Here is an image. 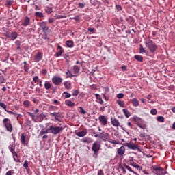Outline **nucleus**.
Returning <instances> with one entry per match:
<instances>
[{
  "instance_id": "nucleus-45",
  "label": "nucleus",
  "mask_w": 175,
  "mask_h": 175,
  "mask_svg": "<svg viewBox=\"0 0 175 175\" xmlns=\"http://www.w3.org/2000/svg\"><path fill=\"white\" fill-rule=\"evenodd\" d=\"M65 95V98H70L72 96V95L66 92H64L63 93Z\"/></svg>"
},
{
  "instance_id": "nucleus-35",
  "label": "nucleus",
  "mask_w": 175,
  "mask_h": 175,
  "mask_svg": "<svg viewBox=\"0 0 175 175\" xmlns=\"http://www.w3.org/2000/svg\"><path fill=\"white\" fill-rule=\"evenodd\" d=\"M139 53H146V49H144L142 44L139 45Z\"/></svg>"
},
{
  "instance_id": "nucleus-36",
  "label": "nucleus",
  "mask_w": 175,
  "mask_h": 175,
  "mask_svg": "<svg viewBox=\"0 0 175 175\" xmlns=\"http://www.w3.org/2000/svg\"><path fill=\"white\" fill-rule=\"evenodd\" d=\"M157 121H159V122H164L165 118H163V116H159L157 117Z\"/></svg>"
},
{
  "instance_id": "nucleus-9",
  "label": "nucleus",
  "mask_w": 175,
  "mask_h": 175,
  "mask_svg": "<svg viewBox=\"0 0 175 175\" xmlns=\"http://www.w3.org/2000/svg\"><path fill=\"white\" fill-rule=\"evenodd\" d=\"M38 25L42 28L43 32H47L49 31V27H47V22H40Z\"/></svg>"
},
{
  "instance_id": "nucleus-18",
  "label": "nucleus",
  "mask_w": 175,
  "mask_h": 175,
  "mask_svg": "<svg viewBox=\"0 0 175 175\" xmlns=\"http://www.w3.org/2000/svg\"><path fill=\"white\" fill-rule=\"evenodd\" d=\"M30 22H31V19H29V18L28 16H26L23 23V25L24 27H28V25H29Z\"/></svg>"
},
{
  "instance_id": "nucleus-57",
  "label": "nucleus",
  "mask_w": 175,
  "mask_h": 175,
  "mask_svg": "<svg viewBox=\"0 0 175 175\" xmlns=\"http://www.w3.org/2000/svg\"><path fill=\"white\" fill-rule=\"evenodd\" d=\"M88 30L90 32H92V33H94V31H95V29L89 27V28L88 29Z\"/></svg>"
},
{
  "instance_id": "nucleus-11",
  "label": "nucleus",
  "mask_w": 175,
  "mask_h": 175,
  "mask_svg": "<svg viewBox=\"0 0 175 175\" xmlns=\"http://www.w3.org/2000/svg\"><path fill=\"white\" fill-rule=\"evenodd\" d=\"M46 118V116L44 114L41 113L40 115H36V119L34 120V122H42Z\"/></svg>"
},
{
  "instance_id": "nucleus-54",
  "label": "nucleus",
  "mask_w": 175,
  "mask_h": 175,
  "mask_svg": "<svg viewBox=\"0 0 175 175\" xmlns=\"http://www.w3.org/2000/svg\"><path fill=\"white\" fill-rule=\"evenodd\" d=\"M33 80L35 83H38V80H39V77L38 76L34 77Z\"/></svg>"
},
{
  "instance_id": "nucleus-20",
  "label": "nucleus",
  "mask_w": 175,
  "mask_h": 175,
  "mask_svg": "<svg viewBox=\"0 0 175 175\" xmlns=\"http://www.w3.org/2000/svg\"><path fill=\"white\" fill-rule=\"evenodd\" d=\"M64 87L66 90H70L72 88V83L69 81L64 82Z\"/></svg>"
},
{
  "instance_id": "nucleus-21",
  "label": "nucleus",
  "mask_w": 175,
  "mask_h": 175,
  "mask_svg": "<svg viewBox=\"0 0 175 175\" xmlns=\"http://www.w3.org/2000/svg\"><path fill=\"white\" fill-rule=\"evenodd\" d=\"M12 154L14 158V161H15V162H20V159H18V154L16 153V152H13Z\"/></svg>"
},
{
  "instance_id": "nucleus-46",
  "label": "nucleus",
  "mask_w": 175,
  "mask_h": 175,
  "mask_svg": "<svg viewBox=\"0 0 175 175\" xmlns=\"http://www.w3.org/2000/svg\"><path fill=\"white\" fill-rule=\"evenodd\" d=\"M13 174H14V171L13 170L8 171L5 174V175H13Z\"/></svg>"
},
{
  "instance_id": "nucleus-31",
  "label": "nucleus",
  "mask_w": 175,
  "mask_h": 175,
  "mask_svg": "<svg viewBox=\"0 0 175 175\" xmlns=\"http://www.w3.org/2000/svg\"><path fill=\"white\" fill-rule=\"evenodd\" d=\"M134 58L137 59V61H139V62H143V57L136 55L134 56Z\"/></svg>"
},
{
  "instance_id": "nucleus-6",
  "label": "nucleus",
  "mask_w": 175,
  "mask_h": 175,
  "mask_svg": "<svg viewBox=\"0 0 175 175\" xmlns=\"http://www.w3.org/2000/svg\"><path fill=\"white\" fill-rule=\"evenodd\" d=\"M98 121L101 124V125H103L104 126H106L107 125V117L101 115L98 117Z\"/></svg>"
},
{
  "instance_id": "nucleus-8",
  "label": "nucleus",
  "mask_w": 175,
  "mask_h": 175,
  "mask_svg": "<svg viewBox=\"0 0 175 175\" xmlns=\"http://www.w3.org/2000/svg\"><path fill=\"white\" fill-rule=\"evenodd\" d=\"M100 149V145L98 144L96 142L94 143L92 145V151L95 155H98L99 150Z\"/></svg>"
},
{
  "instance_id": "nucleus-13",
  "label": "nucleus",
  "mask_w": 175,
  "mask_h": 175,
  "mask_svg": "<svg viewBox=\"0 0 175 175\" xmlns=\"http://www.w3.org/2000/svg\"><path fill=\"white\" fill-rule=\"evenodd\" d=\"M117 152L120 157H124V154H125V147L121 146L120 148H118Z\"/></svg>"
},
{
  "instance_id": "nucleus-43",
  "label": "nucleus",
  "mask_w": 175,
  "mask_h": 175,
  "mask_svg": "<svg viewBox=\"0 0 175 175\" xmlns=\"http://www.w3.org/2000/svg\"><path fill=\"white\" fill-rule=\"evenodd\" d=\"M5 5L7 8H10V6H12V1H7Z\"/></svg>"
},
{
  "instance_id": "nucleus-16",
  "label": "nucleus",
  "mask_w": 175,
  "mask_h": 175,
  "mask_svg": "<svg viewBox=\"0 0 175 175\" xmlns=\"http://www.w3.org/2000/svg\"><path fill=\"white\" fill-rule=\"evenodd\" d=\"M73 72L75 73L74 76H79V73L80 72V67H79V66H74Z\"/></svg>"
},
{
  "instance_id": "nucleus-44",
  "label": "nucleus",
  "mask_w": 175,
  "mask_h": 175,
  "mask_svg": "<svg viewBox=\"0 0 175 175\" xmlns=\"http://www.w3.org/2000/svg\"><path fill=\"white\" fill-rule=\"evenodd\" d=\"M79 109H80V113L81 114H85L86 111L85 110H84V109L83 108V107H79Z\"/></svg>"
},
{
  "instance_id": "nucleus-56",
  "label": "nucleus",
  "mask_w": 175,
  "mask_h": 175,
  "mask_svg": "<svg viewBox=\"0 0 175 175\" xmlns=\"http://www.w3.org/2000/svg\"><path fill=\"white\" fill-rule=\"evenodd\" d=\"M95 96L96 98V99H98V100H99V99H100L102 97H100V95L98 94H96Z\"/></svg>"
},
{
  "instance_id": "nucleus-50",
  "label": "nucleus",
  "mask_w": 175,
  "mask_h": 175,
  "mask_svg": "<svg viewBox=\"0 0 175 175\" xmlns=\"http://www.w3.org/2000/svg\"><path fill=\"white\" fill-rule=\"evenodd\" d=\"M73 96H77L79 95V90H75L72 93Z\"/></svg>"
},
{
  "instance_id": "nucleus-27",
  "label": "nucleus",
  "mask_w": 175,
  "mask_h": 175,
  "mask_svg": "<svg viewBox=\"0 0 175 175\" xmlns=\"http://www.w3.org/2000/svg\"><path fill=\"white\" fill-rule=\"evenodd\" d=\"M122 111L126 118H129V117H131V113L129 112V111H128V109H123Z\"/></svg>"
},
{
  "instance_id": "nucleus-40",
  "label": "nucleus",
  "mask_w": 175,
  "mask_h": 175,
  "mask_svg": "<svg viewBox=\"0 0 175 175\" xmlns=\"http://www.w3.org/2000/svg\"><path fill=\"white\" fill-rule=\"evenodd\" d=\"M131 165L133 166V167H135V169H140V165H139L135 163H131Z\"/></svg>"
},
{
  "instance_id": "nucleus-42",
  "label": "nucleus",
  "mask_w": 175,
  "mask_h": 175,
  "mask_svg": "<svg viewBox=\"0 0 175 175\" xmlns=\"http://www.w3.org/2000/svg\"><path fill=\"white\" fill-rule=\"evenodd\" d=\"M116 8L117 9V10H118V12H121V10H122V7H121L120 5H116Z\"/></svg>"
},
{
  "instance_id": "nucleus-23",
  "label": "nucleus",
  "mask_w": 175,
  "mask_h": 175,
  "mask_svg": "<svg viewBox=\"0 0 175 175\" xmlns=\"http://www.w3.org/2000/svg\"><path fill=\"white\" fill-rule=\"evenodd\" d=\"M124 166L125 169L129 170V172H131V173H133L134 174L139 175V174H137V173H136V172L133 171L132 170V168L131 167H129V165H127L126 164H124Z\"/></svg>"
},
{
  "instance_id": "nucleus-52",
  "label": "nucleus",
  "mask_w": 175,
  "mask_h": 175,
  "mask_svg": "<svg viewBox=\"0 0 175 175\" xmlns=\"http://www.w3.org/2000/svg\"><path fill=\"white\" fill-rule=\"evenodd\" d=\"M56 18L57 20H60L61 18H65V16L62 15H58V16H56Z\"/></svg>"
},
{
  "instance_id": "nucleus-51",
  "label": "nucleus",
  "mask_w": 175,
  "mask_h": 175,
  "mask_svg": "<svg viewBox=\"0 0 175 175\" xmlns=\"http://www.w3.org/2000/svg\"><path fill=\"white\" fill-rule=\"evenodd\" d=\"M120 169L123 172L124 174H125V173H126V170H125L126 168H125V167L124 165H123V167L121 166Z\"/></svg>"
},
{
  "instance_id": "nucleus-3",
  "label": "nucleus",
  "mask_w": 175,
  "mask_h": 175,
  "mask_svg": "<svg viewBox=\"0 0 175 175\" xmlns=\"http://www.w3.org/2000/svg\"><path fill=\"white\" fill-rule=\"evenodd\" d=\"M3 124L8 132H12L13 131V126H12V122H10L9 118H4L3 120Z\"/></svg>"
},
{
  "instance_id": "nucleus-7",
  "label": "nucleus",
  "mask_w": 175,
  "mask_h": 175,
  "mask_svg": "<svg viewBox=\"0 0 175 175\" xmlns=\"http://www.w3.org/2000/svg\"><path fill=\"white\" fill-rule=\"evenodd\" d=\"M49 116H52V117H54L55 121H58V122H61V120L59 119L61 117V113L50 112Z\"/></svg>"
},
{
  "instance_id": "nucleus-47",
  "label": "nucleus",
  "mask_w": 175,
  "mask_h": 175,
  "mask_svg": "<svg viewBox=\"0 0 175 175\" xmlns=\"http://www.w3.org/2000/svg\"><path fill=\"white\" fill-rule=\"evenodd\" d=\"M23 105H24V106H25L26 107H28V106H29V105H31V103H29V101L26 100V101H24Z\"/></svg>"
},
{
  "instance_id": "nucleus-29",
  "label": "nucleus",
  "mask_w": 175,
  "mask_h": 175,
  "mask_svg": "<svg viewBox=\"0 0 175 175\" xmlns=\"http://www.w3.org/2000/svg\"><path fill=\"white\" fill-rule=\"evenodd\" d=\"M66 45L67 46V47H70L72 48L74 46V43L72 40H68L66 42Z\"/></svg>"
},
{
  "instance_id": "nucleus-34",
  "label": "nucleus",
  "mask_w": 175,
  "mask_h": 175,
  "mask_svg": "<svg viewBox=\"0 0 175 175\" xmlns=\"http://www.w3.org/2000/svg\"><path fill=\"white\" fill-rule=\"evenodd\" d=\"M27 114H28L30 117H31L33 121L35 122V120H36V115L34 114V113H31V112H27Z\"/></svg>"
},
{
  "instance_id": "nucleus-48",
  "label": "nucleus",
  "mask_w": 175,
  "mask_h": 175,
  "mask_svg": "<svg viewBox=\"0 0 175 175\" xmlns=\"http://www.w3.org/2000/svg\"><path fill=\"white\" fill-rule=\"evenodd\" d=\"M23 167H25V169H27L28 167V161H25L24 163H23Z\"/></svg>"
},
{
  "instance_id": "nucleus-63",
  "label": "nucleus",
  "mask_w": 175,
  "mask_h": 175,
  "mask_svg": "<svg viewBox=\"0 0 175 175\" xmlns=\"http://www.w3.org/2000/svg\"><path fill=\"white\" fill-rule=\"evenodd\" d=\"M122 69L125 72V70H126V66L125 65L122 66Z\"/></svg>"
},
{
  "instance_id": "nucleus-49",
  "label": "nucleus",
  "mask_w": 175,
  "mask_h": 175,
  "mask_svg": "<svg viewBox=\"0 0 175 175\" xmlns=\"http://www.w3.org/2000/svg\"><path fill=\"white\" fill-rule=\"evenodd\" d=\"M46 12L48 13V14H50V13H53V8H49L46 10Z\"/></svg>"
},
{
  "instance_id": "nucleus-39",
  "label": "nucleus",
  "mask_w": 175,
  "mask_h": 175,
  "mask_svg": "<svg viewBox=\"0 0 175 175\" xmlns=\"http://www.w3.org/2000/svg\"><path fill=\"white\" fill-rule=\"evenodd\" d=\"M81 142H83V143H90V138L85 137L81 139Z\"/></svg>"
},
{
  "instance_id": "nucleus-12",
  "label": "nucleus",
  "mask_w": 175,
  "mask_h": 175,
  "mask_svg": "<svg viewBox=\"0 0 175 175\" xmlns=\"http://www.w3.org/2000/svg\"><path fill=\"white\" fill-rule=\"evenodd\" d=\"M87 133H88L87 129H84L83 131L76 133V135L79 137H84Z\"/></svg>"
},
{
  "instance_id": "nucleus-19",
  "label": "nucleus",
  "mask_w": 175,
  "mask_h": 175,
  "mask_svg": "<svg viewBox=\"0 0 175 175\" xmlns=\"http://www.w3.org/2000/svg\"><path fill=\"white\" fill-rule=\"evenodd\" d=\"M17 36H18L17 33L14 31V32L11 33L10 36H9V38H10V39L11 40H16V39H17Z\"/></svg>"
},
{
  "instance_id": "nucleus-14",
  "label": "nucleus",
  "mask_w": 175,
  "mask_h": 175,
  "mask_svg": "<svg viewBox=\"0 0 175 175\" xmlns=\"http://www.w3.org/2000/svg\"><path fill=\"white\" fill-rule=\"evenodd\" d=\"M111 122L113 126H120V122L116 118H111Z\"/></svg>"
},
{
  "instance_id": "nucleus-58",
  "label": "nucleus",
  "mask_w": 175,
  "mask_h": 175,
  "mask_svg": "<svg viewBox=\"0 0 175 175\" xmlns=\"http://www.w3.org/2000/svg\"><path fill=\"white\" fill-rule=\"evenodd\" d=\"M151 98H152V96L151 94H148L147 96H146V98L148 100H151Z\"/></svg>"
},
{
  "instance_id": "nucleus-38",
  "label": "nucleus",
  "mask_w": 175,
  "mask_h": 175,
  "mask_svg": "<svg viewBox=\"0 0 175 175\" xmlns=\"http://www.w3.org/2000/svg\"><path fill=\"white\" fill-rule=\"evenodd\" d=\"M157 113H158V111L155 109L150 110V114H152V116H157Z\"/></svg>"
},
{
  "instance_id": "nucleus-53",
  "label": "nucleus",
  "mask_w": 175,
  "mask_h": 175,
  "mask_svg": "<svg viewBox=\"0 0 175 175\" xmlns=\"http://www.w3.org/2000/svg\"><path fill=\"white\" fill-rule=\"evenodd\" d=\"M137 125L142 129H146V125H143V124H137Z\"/></svg>"
},
{
  "instance_id": "nucleus-15",
  "label": "nucleus",
  "mask_w": 175,
  "mask_h": 175,
  "mask_svg": "<svg viewBox=\"0 0 175 175\" xmlns=\"http://www.w3.org/2000/svg\"><path fill=\"white\" fill-rule=\"evenodd\" d=\"M8 150L10 151V152H16L14 151L16 150V144L12 143L8 146Z\"/></svg>"
},
{
  "instance_id": "nucleus-1",
  "label": "nucleus",
  "mask_w": 175,
  "mask_h": 175,
  "mask_svg": "<svg viewBox=\"0 0 175 175\" xmlns=\"http://www.w3.org/2000/svg\"><path fill=\"white\" fill-rule=\"evenodd\" d=\"M49 131L52 135H58L61 133L62 131H64V127L62 126H51L49 127Z\"/></svg>"
},
{
  "instance_id": "nucleus-5",
  "label": "nucleus",
  "mask_w": 175,
  "mask_h": 175,
  "mask_svg": "<svg viewBox=\"0 0 175 175\" xmlns=\"http://www.w3.org/2000/svg\"><path fill=\"white\" fill-rule=\"evenodd\" d=\"M62 81H64V79L58 76H53L52 78V82L55 85H61L62 84Z\"/></svg>"
},
{
  "instance_id": "nucleus-37",
  "label": "nucleus",
  "mask_w": 175,
  "mask_h": 175,
  "mask_svg": "<svg viewBox=\"0 0 175 175\" xmlns=\"http://www.w3.org/2000/svg\"><path fill=\"white\" fill-rule=\"evenodd\" d=\"M0 107H2L5 111H6V107H8V106L5 103L0 102Z\"/></svg>"
},
{
  "instance_id": "nucleus-62",
  "label": "nucleus",
  "mask_w": 175,
  "mask_h": 175,
  "mask_svg": "<svg viewBox=\"0 0 175 175\" xmlns=\"http://www.w3.org/2000/svg\"><path fill=\"white\" fill-rule=\"evenodd\" d=\"M78 5H79V6L81 9H83V8H84V4L82 3H79Z\"/></svg>"
},
{
  "instance_id": "nucleus-4",
  "label": "nucleus",
  "mask_w": 175,
  "mask_h": 175,
  "mask_svg": "<svg viewBox=\"0 0 175 175\" xmlns=\"http://www.w3.org/2000/svg\"><path fill=\"white\" fill-rule=\"evenodd\" d=\"M125 147H127L130 150H133L134 151L137 150V151H140V148H139V146L136 144H133V142H131L129 143H126L124 144Z\"/></svg>"
},
{
  "instance_id": "nucleus-30",
  "label": "nucleus",
  "mask_w": 175,
  "mask_h": 175,
  "mask_svg": "<svg viewBox=\"0 0 175 175\" xmlns=\"http://www.w3.org/2000/svg\"><path fill=\"white\" fill-rule=\"evenodd\" d=\"M35 16L36 17H38L39 18H43V17H44V15L43 14V13L40 12H36L35 13Z\"/></svg>"
},
{
  "instance_id": "nucleus-10",
  "label": "nucleus",
  "mask_w": 175,
  "mask_h": 175,
  "mask_svg": "<svg viewBox=\"0 0 175 175\" xmlns=\"http://www.w3.org/2000/svg\"><path fill=\"white\" fill-rule=\"evenodd\" d=\"M43 59V53L38 52L35 56H34V62H39L40 61H42Z\"/></svg>"
},
{
  "instance_id": "nucleus-24",
  "label": "nucleus",
  "mask_w": 175,
  "mask_h": 175,
  "mask_svg": "<svg viewBox=\"0 0 175 175\" xmlns=\"http://www.w3.org/2000/svg\"><path fill=\"white\" fill-rule=\"evenodd\" d=\"M65 105H66V106H69L70 107H73V106H75V103L70 101V100H66L65 101Z\"/></svg>"
},
{
  "instance_id": "nucleus-22",
  "label": "nucleus",
  "mask_w": 175,
  "mask_h": 175,
  "mask_svg": "<svg viewBox=\"0 0 175 175\" xmlns=\"http://www.w3.org/2000/svg\"><path fill=\"white\" fill-rule=\"evenodd\" d=\"M66 79H69V77H75L76 75H73L72 73V71H70V70H67V71L66 72Z\"/></svg>"
},
{
  "instance_id": "nucleus-64",
  "label": "nucleus",
  "mask_w": 175,
  "mask_h": 175,
  "mask_svg": "<svg viewBox=\"0 0 175 175\" xmlns=\"http://www.w3.org/2000/svg\"><path fill=\"white\" fill-rule=\"evenodd\" d=\"M27 125H28V126H31V122L30 120H27Z\"/></svg>"
},
{
  "instance_id": "nucleus-55",
  "label": "nucleus",
  "mask_w": 175,
  "mask_h": 175,
  "mask_svg": "<svg viewBox=\"0 0 175 175\" xmlns=\"http://www.w3.org/2000/svg\"><path fill=\"white\" fill-rule=\"evenodd\" d=\"M98 175H105V174L103 173V170H99L98 172Z\"/></svg>"
},
{
  "instance_id": "nucleus-61",
  "label": "nucleus",
  "mask_w": 175,
  "mask_h": 175,
  "mask_svg": "<svg viewBox=\"0 0 175 175\" xmlns=\"http://www.w3.org/2000/svg\"><path fill=\"white\" fill-rule=\"evenodd\" d=\"M152 169L153 170H154L155 172H157V171H158V167H157V166H152Z\"/></svg>"
},
{
  "instance_id": "nucleus-59",
  "label": "nucleus",
  "mask_w": 175,
  "mask_h": 175,
  "mask_svg": "<svg viewBox=\"0 0 175 175\" xmlns=\"http://www.w3.org/2000/svg\"><path fill=\"white\" fill-rule=\"evenodd\" d=\"M49 24H51V23H54V18H49Z\"/></svg>"
},
{
  "instance_id": "nucleus-28",
  "label": "nucleus",
  "mask_w": 175,
  "mask_h": 175,
  "mask_svg": "<svg viewBox=\"0 0 175 175\" xmlns=\"http://www.w3.org/2000/svg\"><path fill=\"white\" fill-rule=\"evenodd\" d=\"M49 129L44 130V129H42L41 131L40 132L39 136H43V135H46L47 133H49Z\"/></svg>"
},
{
  "instance_id": "nucleus-32",
  "label": "nucleus",
  "mask_w": 175,
  "mask_h": 175,
  "mask_svg": "<svg viewBox=\"0 0 175 175\" xmlns=\"http://www.w3.org/2000/svg\"><path fill=\"white\" fill-rule=\"evenodd\" d=\"M117 103L120 107H125V103H124V101L121 100H118Z\"/></svg>"
},
{
  "instance_id": "nucleus-41",
  "label": "nucleus",
  "mask_w": 175,
  "mask_h": 175,
  "mask_svg": "<svg viewBox=\"0 0 175 175\" xmlns=\"http://www.w3.org/2000/svg\"><path fill=\"white\" fill-rule=\"evenodd\" d=\"M117 98H118V99H122V98H124V94H122V93L118 94Z\"/></svg>"
},
{
  "instance_id": "nucleus-17",
  "label": "nucleus",
  "mask_w": 175,
  "mask_h": 175,
  "mask_svg": "<svg viewBox=\"0 0 175 175\" xmlns=\"http://www.w3.org/2000/svg\"><path fill=\"white\" fill-rule=\"evenodd\" d=\"M131 103L134 107H137L139 105V100H137L136 98H134L131 100Z\"/></svg>"
},
{
  "instance_id": "nucleus-60",
  "label": "nucleus",
  "mask_w": 175,
  "mask_h": 175,
  "mask_svg": "<svg viewBox=\"0 0 175 175\" xmlns=\"http://www.w3.org/2000/svg\"><path fill=\"white\" fill-rule=\"evenodd\" d=\"M42 75H47V70L43 69L42 71Z\"/></svg>"
},
{
  "instance_id": "nucleus-2",
  "label": "nucleus",
  "mask_w": 175,
  "mask_h": 175,
  "mask_svg": "<svg viewBox=\"0 0 175 175\" xmlns=\"http://www.w3.org/2000/svg\"><path fill=\"white\" fill-rule=\"evenodd\" d=\"M146 47L150 50L151 53H154L158 49L155 42H152V40H149L148 42L145 43Z\"/></svg>"
},
{
  "instance_id": "nucleus-25",
  "label": "nucleus",
  "mask_w": 175,
  "mask_h": 175,
  "mask_svg": "<svg viewBox=\"0 0 175 175\" xmlns=\"http://www.w3.org/2000/svg\"><path fill=\"white\" fill-rule=\"evenodd\" d=\"M51 87H52V85L51 83H50L49 81H45V83H44L45 90H51Z\"/></svg>"
},
{
  "instance_id": "nucleus-33",
  "label": "nucleus",
  "mask_w": 175,
  "mask_h": 175,
  "mask_svg": "<svg viewBox=\"0 0 175 175\" xmlns=\"http://www.w3.org/2000/svg\"><path fill=\"white\" fill-rule=\"evenodd\" d=\"M21 142L22 144H25V135H24V133L21 134Z\"/></svg>"
},
{
  "instance_id": "nucleus-26",
  "label": "nucleus",
  "mask_w": 175,
  "mask_h": 175,
  "mask_svg": "<svg viewBox=\"0 0 175 175\" xmlns=\"http://www.w3.org/2000/svg\"><path fill=\"white\" fill-rule=\"evenodd\" d=\"M57 48L59 49V51L56 53V57H61V55H62V53H64V51L62 50L61 46H58Z\"/></svg>"
}]
</instances>
